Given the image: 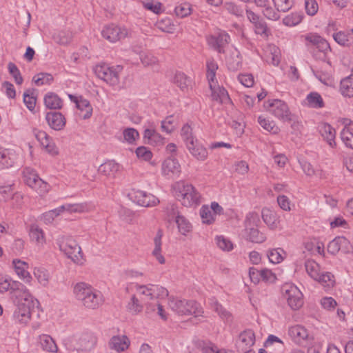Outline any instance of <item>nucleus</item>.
<instances>
[{"label":"nucleus","mask_w":353,"mask_h":353,"mask_svg":"<svg viewBox=\"0 0 353 353\" xmlns=\"http://www.w3.org/2000/svg\"><path fill=\"white\" fill-rule=\"evenodd\" d=\"M86 205L84 203H66L59 207L61 214L67 212L68 213H81L86 210Z\"/></svg>","instance_id":"nucleus-39"},{"label":"nucleus","mask_w":353,"mask_h":353,"mask_svg":"<svg viewBox=\"0 0 353 353\" xmlns=\"http://www.w3.org/2000/svg\"><path fill=\"white\" fill-rule=\"evenodd\" d=\"M30 239L39 245H43L46 243L43 231L37 225H32L30 230Z\"/></svg>","instance_id":"nucleus-43"},{"label":"nucleus","mask_w":353,"mask_h":353,"mask_svg":"<svg viewBox=\"0 0 353 353\" xmlns=\"http://www.w3.org/2000/svg\"><path fill=\"white\" fill-rule=\"evenodd\" d=\"M77 108L81 112H84L82 116L84 119H89L92 112V108L88 100L80 97L79 101H77Z\"/></svg>","instance_id":"nucleus-46"},{"label":"nucleus","mask_w":353,"mask_h":353,"mask_svg":"<svg viewBox=\"0 0 353 353\" xmlns=\"http://www.w3.org/2000/svg\"><path fill=\"white\" fill-rule=\"evenodd\" d=\"M307 105L313 108H321L324 107L323 98L318 92H311L307 97Z\"/></svg>","instance_id":"nucleus-44"},{"label":"nucleus","mask_w":353,"mask_h":353,"mask_svg":"<svg viewBox=\"0 0 353 353\" xmlns=\"http://www.w3.org/2000/svg\"><path fill=\"white\" fill-rule=\"evenodd\" d=\"M130 343V340L126 335L117 334L110 339L108 345L110 350L121 353L129 348Z\"/></svg>","instance_id":"nucleus-17"},{"label":"nucleus","mask_w":353,"mask_h":353,"mask_svg":"<svg viewBox=\"0 0 353 353\" xmlns=\"http://www.w3.org/2000/svg\"><path fill=\"white\" fill-rule=\"evenodd\" d=\"M262 218L270 230H275L279 228V216L274 211L268 208L263 209Z\"/></svg>","instance_id":"nucleus-23"},{"label":"nucleus","mask_w":353,"mask_h":353,"mask_svg":"<svg viewBox=\"0 0 353 353\" xmlns=\"http://www.w3.org/2000/svg\"><path fill=\"white\" fill-rule=\"evenodd\" d=\"M33 132L37 140L48 154L52 156L58 154L59 152L57 148L46 132L39 130H34Z\"/></svg>","instance_id":"nucleus-18"},{"label":"nucleus","mask_w":353,"mask_h":353,"mask_svg":"<svg viewBox=\"0 0 353 353\" xmlns=\"http://www.w3.org/2000/svg\"><path fill=\"white\" fill-rule=\"evenodd\" d=\"M288 334L292 341L299 345H305L310 340L312 339L307 329L300 325L290 327L288 330Z\"/></svg>","instance_id":"nucleus-14"},{"label":"nucleus","mask_w":353,"mask_h":353,"mask_svg":"<svg viewBox=\"0 0 353 353\" xmlns=\"http://www.w3.org/2000/svg\"><path fill=\"white\" fill-rule=\"evenodd\" d=\"M46 119L49 126L55 130H61L65 125V119L60 112H48L46 116Z\"/></svg>","instance_id":"nucleus-21"},{"label":"nucleus","mask_w":353,"mask_h":353,"mask_svg":"<svg viewBox=\"0 0 353 353\" xmlns=\"http://www.w3.org/2000/svg\"><path fill=\"white\" fill-rule=\"evenodd\" d=\"M351 249L350 242L344 236L336 237L327 245V251L332 254H336L340 250L343 252H348Z\"/></svg>","instance_id":"nucleus-19"},{"label":"nucleus","mask_w":353,"mask_h":353,"mask_svg":"<svg viewBox=\"0 0 353 353\" xmlns=\"http://www.w3.org/2000/svg\"><path fill=\"white\" fill-rule=\"evenodd\" d=\"M267 110L283 121H291V113L288 105L281 100L272 99L267 102Z\"/></svg>","instance_id":"nucleus-10"},{"label":"nucleus","mask_w":353,"mask_h":353,"mask_svg":"<svg viewBox=\"0 0 353 353\" xmlns=\"http://www.w3.org/2000/svg\"><path fill=\"white\" fill-rule=\"evenodd\" d=\"M246 14L248 20L254 25L255 33L264 37H268V29L266 23L250 10H246Z\"/></svg>","instance_id":"nucleus-20"},{"label":"nucleus","mask_w":353,"mask_h":353,"mask_svg":"<svg viewBox=\"0 0 353 353\" xmlns=\"http://www.w3.org/2000/svg\"><path fill=\"white\" fill-rule=\"evenodd\" d=\"M34 275L41 285L47 286L50 279V275L47 270L41 268H37L34 270Z\"/></svg>","instance_id":"nucleus-51"},{"label":"nucleus","mask_w":353,"mask_h":353,"mask_svg":"<svg viewBox=\"0 0 353 353\" xmlns=\"http://www.w3.org/2000/svg\"><path fill=\"white\" fill-rule=\"evenodd\" d=\"M44 103L49 109H61L62 107L61 99L54 93H48L44 97Z\"/></svg>","instance_id":"nucleus-38"},{"label":"nucleus","mask_w":353,"mask_h":353,"mask_svg":"<svg viewBox=\"0 0 353 353\" xmlns=\"http://www.w3.org/2000/svg\"><path fill=\"white\" fill-rule=\"evenodd\" d=\"M260 219L257 213L249 212L244 221L243 235L246 240L255 243H262L266 240V236L260 232L257 227Z\"/></svg>","instance_id":"nucleus-6"},{"label":"nucleus","mask_w":353,"mask_h":353,"mask_svg":"<svg viewBox=\"0 0 353 353\" xmlns=\"http://www.w3.org/2000/svg\"><path fill=\"white\" fill-rule=\"evenodd\" d=\"M186 148L190 154L199 161H205L208 156L205 148L201 145L197 140L191 141L186 145Z\"/></svg>","instance_id":"nucleus-22"},{"label":"nucleus","mask_w":353,"mask_h":353,"mask_svg":"<svg viewBox=\"0 0 353 353\" xmlns=\"http://www.w3.org/2000/svg\"><path fill=\"white\" fill-rule=\"evenodd\" d=\"M181 171V165L176 159L167 158L161 164V173L168 178L179 176Z\"/></svg>","instance_id":"nucleus-15"},{"label":"nucleus","mask_w":353,"mask_h":353,"mask_svg":"<svg viewBox=\"0 0 353 353\" xmlns=\"http://www.w3.org/2000/svg\"><path fill=\"white\" fill-rule=\"evenodd\" d=\"M119 168V165L115 161H108L99 166L98 172L105 176L112 178L115 176Z\"/></svg>","instance_id":"nucleus-29"},{"label":"nucleus","mask_w":353,"mask_h":353,"mask_svg":"<svg viewBox=\"0 0 353 353\" xmlns=\"http://www.w3.org/2000/svg\"><path fill=\"white\" fill-rule=\"evenodd\" d=\"M134 287L135 294L144 303L147 313H151L156 310V305H158L159 298L168 296V290L162 286L136 283Z\"/></svg>","instance_id":"nucleus-1"},{"label":"nucleus","mask_w":353,"mask_h":353,"mask_svg":"<svg viewBox=\"0 0 353 353\" xmlns=\"http://www.w3.org/2000/svg\"><path fill=\"white\" fill-rule=\"evenodd\" d=\"M320 132L330 147L332 148L336 147L335 141L336 130L334 128L328 123H323L321 125Z\"/></svg>","instance_id":"nucleus-26"},{"label":"nucleus","mask_w":353,"mask_h":353,"mask_svg":"<svg viewBox=\"0 0 353 353\" xmlns=\"http://www.w3.org/2000/svg\"><path fill=\"white\" fill-rule=\"evenodd\" d=\"M73 292L76 299L88 309H97L104 301L103 294L100 291L84 282L77 283L74 286Z\"/></svg>","instance_id":"nucleus-2"},{"label":"nucleus","mask_w":353,"mask_h":353,"mask_svg":"<svg viewBox=\"0 0 353 353\" xmlns=\"http://www.w3.org/2000/svg\"><path fill=\"white\" fill-rule=\"evenodd\" d=\"M173 83L182 91H185L188 88L190 80L184 73L176 72L174 77Z\"/></svg>","instance_id":"nucleus-45"},{"label":"nucleus","mask_w":353,"mask_h":353,"mask_svg":"<svg viewBox=\"0 0 353 353\" xmlns=\"http://www.w3.org/2000/svg\"><path fill=\"white\" fill-rule=\"evenodd\" d=\"M299 163L303 171L306 175L309 176L316 175L319 178L325 177V173L323 171L321 170H315L310 163L304 160L299 161Z\"/></svg>","instance_id":"nucleus-41"},{"label":"nucleus","mask_w":353,"mask_h":353,"mask_svg":"<svg viewBox=\"0 0 353 353\" xmlns=\"http://www.w3.org/2000/svg\"><path fill=\"white\" fill-rule=\"evenodd\" d=\"M334 41L339 45L346 47L353 46V29L348 31H339L333 34Z\"/></svg>","instance_id":"nucleus-27"},{"label":"nucleus","mask_w":353,"mask_h":353,"mask_svg":"<svg viewBox=\"0 0 353 353\" xmlns=\"http://www.w3.org/2000/svg\"><path fill=\"white\" fill-rule=\"evenodd\" d=\"M200 215L203 223L212 224L214 222L216 216L208 206L203 205L200 210Z\"/></svg>","instance_id":"nucleus-56"},{"label":"nucleus","mask_w":353,"mask_h":353,"mask_svg":"<svg viewBox=\"0 0 353 353\" xmlns=\"http://www.w3.org/2000/svg\"><path fill=\"white\" fill-rule=\"evenodd\" d=\"M175 222L177 225L179 232L185 236L192 231V224L190 221L180 213H177V216L175 219Z\"/></svg>","instance_id":"nucleus-36"},{"label":"nucleus","mask_w":353,"mask_h":353,"mask_svg":"<svg viewBox=\"0 0 353 353\" xmlns=\"http://www.w3.org/2000/svg\"><path fill=\"white\" fill-rule=\"evenodd\" d=\"M175 13L176 16L181 18L185 17L191 13V6L189 3H181L175 8Z\"/></svg>","instance_id":"nucleus-62"},{"label":"nucleus","mask_w":353,"mask_h":353,"mask_svg":"<svg viewBox=\"0 0 353 353\" xmlns=\"http://www.w3.org/2000/svg\"><path fill=\"white\" fill-rule=\"evenodd\" d=\"M282 291L283 297L292 310H298L303 305V294L296 285L285 283L282 287Z\"/></svg>","instance_id":"nucleus-9"},{"label":"nucleus","mask_w":353,"mask_h":353,"mask_svg":"<svg viewBox=\"0 0 353 353\" xmlns=\"http://www.w3.org/2000/svg\"><path fill=\"white\" fill-rule=\"evenodd\" d=\"M305 270L307 274L313 279L319 277L320 267L319 264L313 260H307L305 263Z\"/></svg>","instance_id":"nucleus-48"},{"label":"nucleus","mask_w":353,"mask_h":353,"mask_svg":"<svg viewBox=\"0 0 353 353\" xmlns=\"http://www.w3.org/2000/svg\"><path fill=\"white\" fill-rule=\"evenodd\" d=\"M210 88L212 91L211 97L213 101L219 103H228L230 102L228 93L224 88L219 86L216 83L214 88Z\"/></svg>","instance_id":"nucleus-28"},{"label":"nucleus","mask_w":353,"mask_h":353,"mask_svg":"<svg viewBox=\"0 0 353 353\" xmlns=\"http://www.w3.org/2000/svg\"><path fill=\"white\" fill-rule=\"evenodd\" d=\"M258 122L264 130L268 132L275 134L279 131V128L273 121H270L263 116L259 117Z\"/></svg>","instance_id":"nucleus-52"},{"label":"nucleus","mask_w":353,"mask_h":353,"mask_svg":"<svg viewBox=\"0 0 353 353\" xmlns=\"http://www.w3.org/2000/svg\"><path fill=\"white\" fill-rule=\"evenodd\" d=\"M12 264L18 276L24 282L30 283L32 278L28 271L29 268L28 264L26 262L19 259H14L12 261Z\"/></svg>","instance_id":"nucleus-24"},{"label":"nucleus","mask_w":353,"mask_h":353,"mask_svg":"<svg viewBox=\"0 0 353 353\" xmlns=\"http://www.w3.org/2000/svg\"><path fill=\"white\" fill-rule=\"evenodd\" d=\"M40 195H44L48 192L50 185L43 181L40 177L37 178L34 182L28 185Z\"/></svg>","instance_id":"nucleus-49"},{"label":"nucleus","mask_w":353,"mask_h":353,"mask_svg":"<svg viewBox=\"0 0 353 353\" xmlns=\"http://www.w3.org/2000/svg\"><path fill=\"white\" fill-rule=\"evenodd\" d=\"M61 214L59 208L49 210L42 214L41 219L46 224L51 223L54 219Z\"/></svg>","instance_id":"nucleus-63"},{"label":"nucleus","mask_w":353,"mask_h":353,"mask_svg":"<svg viewBox=\"0 0 353 353\" xmlns=\"http://www.w3.org/2000/svg\"><path fill=\"white\" fill-rule=\"evenodd\" d=\"M303 19V14L301 12H293L283 19V23L286 26H295L299 24Z\"/></svg>","instance_id":"nucleus-50"},{"label":"nucleus","mask_w":353,"mask_h":353,"mask_svg":"<svg viewBox=\"0 0 353 353\" xmlns=\"http://www.w3.org/2000/svg\"><path fill=\"white\" fill-rule=\"evenodd\" d=\"M33 81L37 85L50 84L53 81V77L49 73H40L33 77Z\"/></svg>","instance_id":"nucleus-59"},{"label":"nucleus","mask_w":353,"mask_h":353,"mask_svg":"<svg viewBox=\"0 0 353 353\" xmlns=\"http://www.w3.org/2000/svg\"><path fill=\"white\" fill-rule=\"evenodd\" d=\"M169 307L172 310L180 315L201 316L203 313L201 305L193 300H179L171 299L169 301Z\"/></svg>","instance_id":"nucleus-7"},{"label":"nucleus","mask_w":353,"mask_h":353,"mask_svg":"<svg viewBox=\"0 0 353 353\" xmlns=\"http://www.w3.org/2000/svg\"><path fill=\"white\" fill-rule=\"evenodd\" d=\"M315 280L325 288H330L334 283V276L329 272L319 274V277Z\"/></svg>","instance_id":"nucleus-55"},{"label":"nucleus","mask_w":353,"mask_h":353,"mask_svg":"<svg viewBox=\"0 0 353 353\" xmlns=\"http://www.w3.org/2000/svg\"><path fill=\"white\" fill-rule=\"evenodd\" d=\"M215 240L217 246L223 251L230 252L233 249V243L223 236H217Z\"/></svg>","instance_id":"nucleus-58"},{"label":"nucleus","mask_w":353,"mask_h":353,"mask_svg":"<svg viewBox=\"0 0 353 353\" xmlns=\"http://www.w3.org/2000/svg\"><path fill=\"white\" fill-rule=\"evenodd\" d=\"M340 92L344 97H353V75H350L341 81Z\"/></svg>","instance_id":"nucleus-35"},{"label":"nucleus","mask_w":353,"mask_h":353,"mask_svg":"<svg viewBox=\"0 0 353 353\" xmlns=\"http://www.w3.org/2000/svg\"><path fill=\"white\" fill-rule=\"evenodd\" d=\"M16 161V154L12 151L0 148V170L12 167Z\"/></svg>","instance_id":"nucleus-30"},{"label":"nucleus","mask_w":353,"mask_h":353,"mask_svg":"<svg viewBox=\"0 0 353 353\" xmlns=\"http://www.w3.org/2000/svg\"><path fill=\"white\" fill-rule=\"evenodd\" d=\"M97 343V338L90 334H83L78 339L77 349L80 351L89 352Z\"/></svg>","instance_id":"nucleus-25"},{"label":"nucleus","mask_w":353,"mask_h":353,"mask_svg":"<svg viewBox=\"0 0 353 353\" xmlns=\"http://www.w3.org/2000/svg\"><path fill=\"white\" fill-rule=\"evenodd\" d=\"M101 34L104 39L114 43L127 37L128 30L124 27L111 24L103 28Z\"/></svg>","instance_id":"nucleus-11"},{"label":"nucleus","mask_w":353,"mask_h":353,"mask_svg":"<svg viewBox=\"0 0 353 353\" xmlns=\"http://www.w3.org/2000/svg\"><path fill=\"white\" fill-rule=\"evenodd\" d=\"M122 70L123 67L121 65L109 66L107 64H99L94 68L96 75L111 85L119 83V75Z\"/></svg>","instance_id":"nucleus-8"},{"label":"nucleus","mask_w":353,"mask_h":353,"mask_svg":"<svg viewBox=\"0 0 353 353\" xmlns=\"http://www.w3.org/2000/svg\"><path fill=\"white\" fill-rule=\"evenodd\" d=\"M340 136L345 147L353 150V129L342 130Z\"/></svg>","instance_id":"nucleus-57"},{"label":"nucleus","mask_w":353,"mask_h":353,"mask_svg":"<svg viewBox=\"0 0 353 353\" xmlns=\"http://www.w3.org/2000/svg\"><path fill=\"white\" fill-rule=\"evenodd\" d=\"M283 254H285L283 250L281 248L272 249L268 251V257L271 263L277 264L283 260Z\"/></svg>","instance_id":"nucleus-54"},{"label":"nucleus","mask_w":353,"mask_h":353,"mask_svg":"<svg viewBox=\"0 0 353 353\" xmlns=\"http://www.w3.org/2000/svg\"><path fill=\"white\" fill-rule=\"evenodd\" d=\"M144 305V303L134 294L127 303L126 310L132 315H138L142 312Z\"/></svg>","instance_id":"nucleus-31"},{"label":"nucleus","mask_w":353,"mask_h":353,"mask_svg":"<svg viewBox=\"0 0 353 353\" xmlns=\"http://www.w3.org/2000/svg\"><path fill=\"white\" fill-rule=\"evenodd\" d=\"M219 68L217 63L212 59H208L206 61V76L208 81L209 87L214 88L217 83L216 73Z\"/></svg>","instance_id":"nucleus-33"},{"label":"nucleus","mask_w":353,"mask_h":353,"mask_svg":"<svg viewBox=\"0 0 353 353\" xmlns=\"http://www.w3.org/2000/svg\"><path fill=\"white\" fill-rule=\"evenodd\" d=\"M212 308L218 314L223 321L226 322H231L232 321V314L217 301H214L212 303Z\"/></svg>","instance_id":"nucleus-47"},{"label":"nucleus","mask_w":353,"mask_h":353,"mask_svg":"<svg viewBox=\"0 0 353 353\" xmlns=\"http://www.w3.org/2000/svg\"><path fill=\"white\" fill-rule=\"evenodd\" d=\"M123 136L125 141L129 144H134L139 139V134L134 128H128L123 130Z\"/></svg>","instance_id":"nucleus-53"},{"label":"nucleus","mask_w":353,"mask_h":353,"mask_svg":"<svg viewBox=\"0 0 353 353\" xmlns=\"http://www.w3.org/2000/svg\"><path fill=\"white\" fill-rule=\"evenodd\" d=\"M10 291L16 298L21 296L24 293H28V289L21 283L7 279L0 281V293Z\"/></svg>","instance_id":"nucleus-13"},{"label":"nucleus","mask_w":353,"mask_h":353,"mask_svg":"<svg viewBox=\"0 0 353 353\" xmlns=\"http://www.w3.org/2000/svg\"><path fill=\"white\" fill-rule=\"evenodd\" d=\"M59 250L75 264L83 265L85 263V256L75 239L71 237H63L59 240Z\"/></svg>","instance_id":"nucleus-5"},{"label":"nucleus","mask_w":353,"mask_h":353,"mask_svg":"<svg viewBox=\"0 0 353 353\" xmlns=\"http://www.w3.org/2000/svg\"><path fill=\"white\" fill-rule=\"evenodd\" d=\"M239 339L243 345V349L247 350L255 343V334L252 330H245L239 335Z\"/></svg>","instance_id":"nucleus-37"},{"label":"nucleus","mask_w":353,"mask_h":353,"mask_svg":"<svg viewBox=\"0 0 353 353\" xmlns=\"http://www.w3.org/2000/svg\"><path fill=\"white\" fill-rule=\"evenodd\" d=\"M175 197L186 207L197 205L200 203V194L194 187L183 181H179L173 186Z\"/></svg>","instance_id":"nucleus-4"},{"label":"nucleus","mask_w":353,"mask_h":353,"mask_svg":"<svg viewBox=\"0 0 353 353\" xmlns=\"http://www.w3.org/2000/svg\"><path fill=\"white\" fill-rule=\"evenodd\" d=\"M130 195L131 199L141 206H155L159 203V199L155 196L151 194H147L142 190H133Z\"/></svg>","instance_id":"nucleus-12"},{"label":"nucleus","mask_w":353,"mask_h":353,"mask_svg":"<svg viewBox=\"0 0 353 353\" xmlns=\"http://www.w3.org/2000/svg\"><path fill=\"white\" fill-rule=\"evenodd\" d=\"M266 61L273 65H279L280 62V51L276 46L274 45L268 46L266 54Z\"/></svg>","instance_id":"nucleus-40"},{"label":"nucleus","mask_w":353,"mask_h":353,"mask_svg":"<svg viewBox=\"0 0 353 353\" xmlns=\"http://www.w3.org/2000/svg\"><path fill=\"white\" fill-rule=\"evenodd\" d=\"M23 175L24 181L28 185L34 182L39 177L36 171L30 168H25L23 171Z\"/></svg>","instance_id":"nucleus-61"},{"label":"nucleus","mask_w":353,"mask_h":353,"mask_svg":"<svg viewBox=\"0 0 353 353\" xmlns=\"http://www.w3.org/2000/svg\"><path fill=\"white\" fill-rule=\"evenodd\" d=\"M181 135L187 145L191 141H194V138L192 135V129L188 124L184 125L181 130Z\"/></svg>","instance_id":"nucleus-64"},{"label":"nucleus","mask_w":353,"mask_h":353,"mask_svg":"<svg viewBox=\"0 0 353 353\" xmlns=\"http://www.w3.org/2000/svg\"><path fill=\"white\" fill-rule=\"evenodd\" d=\"M8 69L10 74L14 78L15 83L21 85L23 79L17 66L14 63L10 62L8 64Z\"/></svg>","instance_id":"nucleus-60"},{"label":"nucleus","mask_w":353,"mask_h":353,"mask_svg":"<svg viewBox=\"0 0 353 353\" xmlns=\"http://www.w3.org/2000/svg\"><path fill=\"white\" fill-rule=\"evenodd\" d=\"M39 342L41 348L46 352L54 353L58 350L54 339L48 334L40 335Z\"/></svg>","instance_id":"nucleus-34"},{"label":"nucleus","mask_w":353,"mask_h":353,"mask_svg":"<svg viewBox=\"0 0 353 353\" xmlns=\"http://www.w3.org/2000/svg\"><path fill=\"white\" fill-rule=\"evenodd\" d=\"M163 236V231L159 229L155 237L154 238V250L152 252V256L158 261L160 264H164L165 262L164 256L161 254V239Z\"/></svg>","instance_id":"nucleus-32"},{"label":"nucleus","mask_w":353,"mask_h":353,"mask_svg":"<svg viewBox=\"0 0 353 353\" xmlns=\"http://www.w3.org/2000/svg\"><path fill=\"white\" fill-rule=\"evenodd\" d=\"M24 293L17 299L18 306L14 312V319L15 321L21 324H27L31 318V312L39 303L38 301L34 299L30 294V291Z\"/></svg>","instance_id":"nucleus-3"},{"label":"nucleus","mask_w":353,"mask_h":353,"mask_svg":"<svg viewBox=\"0 0 353 353\" xmlns=\"http://www.w3.org/2000/svg\"><path fill=\"white\" fill-rule=\"evenodd\" d=\"M274 345H276V348L278 351V353L283 352L284 349V344L283 341L279 337L274 335H270L265 341L264 346L267 349L274 350Z\"/></svg>","instance_id":"nucleus-42"},{"label":"nucleus","mask_w":353,"mask_h":353,"mask_svg":"<svg viewBox=\"0 0 353 353\" xmlns=\"http://www.w3.org/2000/svg\"><path fill=\"white\" fill-rule=\"evenodd\" d=\"M208 45L219 53H223L225 47L229 43L230 36L225 32L211 35L207 39Z\"/></svg>","instance_id":"nucleus-16"}]
</instances>
